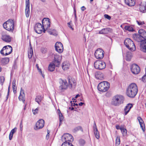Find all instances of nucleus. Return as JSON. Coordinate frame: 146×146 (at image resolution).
Wrapping results in <instances>:
<instances>
[{"label":"nucleus","mask_w":146,"mask_h":146,"mask_svg":"<svg viewBox=\"0 0 146 146\" xmlns=\"http://www.w3.org/2000/svg\"><path fill=\"white\" fill-rule=\"evenodd\" d=\"M134 40L140 43V47L141 51L146 53V31L143 29L139 30L138 33L133 34Z\"/></svg>","instance_id":"nucleus-1"},{"label":"nucleus","mask_w":146,"mask_h":146,"mask_svg":"<svg viewBox=\"0 0 146 146\" xmlns=\"http://www.w3.org/2000/svg\"><path fill=\"white\" fill-rule=\"evenodd\" d=\"M137 92V87L135 83H133L130 84L126 89V95L130 98H134Z\"/></svg>","instance_id":"nucleus-2"},{"label":"nucleus","mask_w":146,"mask_h":146,"mask_svg":"<svg viewBox=\"0 0 146 146\" xmlns=\"http://www.w3.org/2000/svg\"><path fill=\"white\" fill-rule=\"evenodd\" d=\"M14 21L13 20L9 19L3 24V28L9 31L13 32L14 29Z\"/></svg>","instance_id":"nucleus-3"},{"label":"nucleus","mask_w":146,"mask_h":146,"mask_svg":"<svg viewBox=\"0 0 146 146\" xmlns=\"http://www.w3.org/2000/svg\"><path fill=\"white\" fill-rule=\"evenodd\" d=\"M110 84L108 82L104 81L100 82L98 86V90L101 92L107 91L110 88Z\"/></svg>","instance_id":"nucleus-4"},{"label":"nucleus","mask_w":146,"mask_h":146,"mask_svg":"<svg viewBox=\"0 0 146 146\" xmlns=\"http://www.w3.org/2000/svg\"><path fill=\"white\" fill-rule=\"evenodd\" d=\"M62 141L64 140L65 141L62 143L61 146H65L64 145H66L68 143L72 142L74 139L72 135L68 133L64 134L62 136Z\"/></svg>","instance_id":"nucleus-5"},{"label":"nucleus","mask_w":146,"mask_h":146,"mask_svg":"<svg viewBox=\"0 0 146 146\" xmlns=\"http://www.w3.org/2000/svg\"><path fill=\"white\" fill-rule=\"evenodd\" d=\"M119 96L117 95L115 96L112 99V104L115 106H118L123 103V96Z\"/></svg>","instance_id":"nucleus-6"},{"label":"nucleus","mask_w":146,"mask_h":146,"mask_svg":"<svg viewBox=\"0 0 146 146\" xmlns=\"http://www.w3.org/2000/svg\"><path fill=\"white\" fill-rule=\"evenodd\" d=\"M124 44L128 49L131 51L136 49L135 45L132 40L129 38H127L124 41Z\"/></svg>","instance_id":"nucleus-7"},{"label":"nucleus","mask_w":146,"mask_h":146,"mask_svg":"<svg viewBox=\"0 0 146 146\" xmlns=\"http://www.w3.org/2000/svg\"><path fill=\"white\" fill-rule=\"evenodd\" d=\"M59 83L60 86L59 88L61 92H64L65 90L67 89L68 84L66 80H63L61 78H60L59 79Z\"/></svg>","instance_id":"nucleus-8"},{"label":"nucleus","mask_w":146,"mask_h":146,"mask_svg":"<svg viewBox=\"0 0 146 146\" xmlns=\"http://www.w3.org/2000/svg\"><path fill=\"white\" fill-rule=\"evenodd\" d=\"M94 66L96 69L102 70L106 68V64L105 62L103 61L97 60L94 63Z\"/></svg>","instance_id":"nucleus-9"},{"label":"nucleus","mask_w":146,"mask_h":146,"mask_svg":"<svg viewBox=\"0 0 146 146\" xmlns=\"http://www.w3.org/2000/svg\"><path fill=\"white\" fill-rule=\"evenodd\" d=\"M130 69L132 72L134 74H138L140 71L139 67L136 64H133L130 66Z\"/></svg>","instance_id":"nucleus-10"},{"label":"nucleus","mask_w":146,"mask_h":146,"mask_svg":"<svg viewBox=\"0 0 146 146\" xmlns=\"http://www.w3.org/2000/svg\"><path fill=\"white\" fill-rule=\"evenodd\" d=\"M104 51L100 48L96 50L94 54L96 58L98 59H101L104 57Z\"/></svg>","instance_id":"nucleus-11"},{"label":"nucleus","mask_w":146,"mask_h":146,"mask_svg":"<svg viewBox=\"0 0 146 146\" xmlns=\"http://www.w3.org/2000/svg\"><path fill=\"white\" fill-rule=\"evenodd\" d=\"M44 124V121L42 119H39L36 123L35 127L34 128L35 130H37L42 128Z\"/></svg>","instance_id":"nucleus-12"},{"label":"nucleus","mask_w":146,"mask_h":146,"mask_svg":"<svg viewBox=\"0 0 146 146\" xmlns=\"http://www.w3.org/2000/svg\"><path fill=\"white\" fill-rule=\"evenodd\" d=\"M55 50L58 53H61L63 50V46L62 43L59 42H57L55 45Z\"/></svg>","instance_id":"nucleus-13"},{"label":"nucleus","mask_w":146,"mask_h":146,"mask_svg":"<svg viewBox=\"0 0 146 146\" xmlns=\"http://www.w3.org/2000/svg\"><path fill=\"white\" fill-rule=\"evenodd\" d=\"M42 25L45 26L46 29H47L50 26V19L48 18H44L42 21Z\"/></svg>","instance_id":"nucleus-14"},{"label":"nucleus","mask_w":146,"mask_h":146,"mask_svg":"<svg viewBox=\"0 0 146 146\" xmlns=\"http://www.w3.org/2000/svg\"><path fill=\"white\" fill-rule=\"evenodd\" d=\"M41 24L39 23H37L35 25L34 27V30L35 32L37 33L41 34L42 32V30L41 29Z\"/></svg>","instance_id":"nucleus-15"},{"label":"nucleus","mask_w":146,"mask_h":146,"mask_svg":"<svg viewBox=\"0 0 146 146\" xmlns=\"http://www.w3.org/2000/svg\"><path fill=\"white\" fill-rule=\"evenodd\" d=\"M26 7L25 12L26 17H28L30 13V2L29 0H25Z\"/></svg>","instance_id":"nucleus-16"},{"label":"nucleus","mask_w":146,"mask_h":146,"mask_svg":"<svg viewBox=\"0 0 146 146\" xmlns=\"http://www.w3.org/2000/svg\"><path fill=\"white\" fill-rule=\"evenodd\" d=\"M61 61V57L59 56H57L54 57V60L53 61L52 63L55 64L56 67H58L60 66Z\"/></svg>","instance_id":"nucleus-17"},{"label":"nucleus","mask_w":146,"mask_h":146,"mask_svg":"<svg viewBox=\"0 0 146 146\" xmlns=\"http://www.w3.org/2000/svg\"><path fill=\"white\" fill-rule=\"evenodd\" d=\"M133 104L128 103L127 105L124 109L125 115H127L130 111L131 109L133 107Z\"/></svg>","instance_id":"nucleus-18"},{"label":"nucleus","mask_w":146,"mask_h":146,"mask_svg":"<svg viewBox=\"0 0 146 146\" xmlns=\"http://www.w3.org/2000/svg\"><path fill=\"white\" fill-rule=\"evenodd\" d=\"M112 29L110 28H106L102 29L99 31L98 33L99 34H105L108 33L109 32H111Z\"/></svg>","instance_id":"nucleus-19"},{"label":"nucleus","mask_w":146,"mask_h":146,"mask_svg":"<svg viewBox=\"0 0 146 146\" xmlns=\"http://www.w3.org/2000/svg\"><path fill=\"white\" fill-rule=\"evenodd\" d=\"M1 39L7 42H10L11 41V37L9 35H2L1 36Z\"/></svg>","instance_id":"nucleus-20"},{"label":"nucleus","mask_w":146,"mask_h":146,"mask_svg":"<svg viewBox=\"0 0 146 146\" xmlns=\"http://www.w3.org/2000/svg\"><path fill=\"white\" fill-rule=\"evenodd\" d=\"M137 119L139 121L141 127L143 132H144L145 130V126L144 122L141 117L139 116L137 117Z\"/></svg>","instance_id":"nucleus-21"},{"label":"nucleus","mask_w":146,"mask_h":146,"mask_svg":"<svg viewBox=\"0 0 146 146\" xmlns=\"http://www.w3.org/2000/svg\"><path fill=\"white\" fill-rule=\"evenodd\" d=\"M94 133L95 137L97 139H98L100 137V135L99 133L98 129L96 123L95 122L94 124Z\"/></svg>","instance_id":"nucleus-22"},{"label":"nucleus","mask_w":146,"mask_h":146,"mask_svg":"<svg viewBox=\"0 0 146 146\" xmlns=\"http://www.w3.org/2000/svg\"><path fill=\"white\" fill-rule=\"evenodd\" d=\"M125 3L129 6H133L135 4L134 0H125Z\"/></svg>","instance_id":"nucleus-23"},{"label":"nucleus","mask_w":146,"mask_h":146,"mask_svg":"<svg viewBox=\"0 0 146 146\" xmlns=\"http://www.w3.org/2000/svg\"><path fill=\"white\" fill-rule=\"evenodd\" d=\"M56 66L55 64L54 63H50L48 67V71L50 72L53 71L55 69Z\"/></svg>","instance_id":"nucleus-24"},{"label":"nucleus","mask_w":146,"mask_h":146,"mask_svg":"<svg viewBox=\"0 0 146 146\" xmlns=\"http://www.w3.org/2000/svg\"><path fill=\"white\" fill-rule=\"evenodd\" d=\"M24 98H25V97L24 91L22 88H21L20 95L19 97L18 98L20 101H21V100L22 99H24Z\"/></svg>","instance_id":"nucleus-25"},{"label":"nucleus","mask_w":146,"mask_h":146,"mask_svg":"<svg viewBox=\"0 0 146 146\" xmlns=\"http://www.w3.org/2000/svg\"><path fill=\"white\" fill-rule=\"evenodd\" d=\"M17 129V128L15 127L11 131L9 136V139L10 140L12 139L13 134L16 132Z\"/></svg>","instance_id":"nucleus-26"},{"label":"nucleus","mask_w":146,"mask_h":146,"mask_svg":"<svg viewBox=\"0 0 146 146\" xmlns=\"http://www.w3.org/2000/svg\"><path fill=\"white\" fill-rule=\"evenodd\" d=\"M9 61V58L5 57L3 58L1 60V62L2 64L3 65H5L7 64Z\"/></svg>","instance_id":"nucleus-27"},{"label":"nucleus","mask_w":146,"mask_h":146,"mask_svg":"<svg viewBox=\"0 0 146 146\" xmlns=\"http://www.w3.org/2000/svg\"><path fill=\"white\" fill-rule=\"evenodd\" d=\"M33 55V51L32 47L31 46L28 50V56L29 58H31Z\"/></svg>","instance_id":"nucleus-28"},{"label":"nucleus","mask_w":146,"mask_h":146,"mask_svg":"<svg viewBox=\"0 0 146 146\" xmlns=\"http://www.w3.org/2000/svg\"><path fill=\"white\" fill-rule=\"evenodd\" d=\"M43 97L41 95H39L37 96L35 99V101L39 104V103L41 102L42 100Z\"/></svg>","instance_id":"nucleus-29"},{"label":"nucleus","mask_w":146,"mask_h":146,"mask_svg":"<svg viewBox=\"0 0 146 146\" xmlns=\"http://www.w3.org/2000/svg\"><path fill=\"white\" fill-rule=\"evenodd\" d=\"M131 57L132 54L131 53L129 52H127L126 54V60L130 61L131 60Z\"/></svg>","instance_id":"nucleus-30"},{"label":"nucleus","mask_w":146,"mask_h":146,"mask_svg":"<svg viewBox=\"0 0 146 146\" xmlns=\"http://www.w3.org/2000/svg\"><path fill=\"white\" fill-rule=\"evenodd\" d=\"M124 29L131 32H133L135 31L132 27L128 25L125 26L124 27Z\"/></svg>","instance_id":"nucleus-31"},{"label":"nucleus","mask_w":146,"mask_h":146,"mask_svg":"<svg viewBox=\"0 0 146 146\" xmlns=\"http://www.w3.org/2000/svg\"><path fill=\"white\" fill-rule=\"evenodd\" d=\"M79 130H80L82 132H83V129L82 127L81 126H79L74 128L72 130L74 133H76L77 131Z\"/></svg>","instance_id":"nucleus-32"},{"label":"nucleus","mask_w":146,"mask_h":146,"mask_svg":"<svg viewBox=\"0 0 146 146\" xmlns=\"http://www.w3.org/2000/svg\"><path fill=\"white\" fill-rule=\"evenodd\" d=\"M96 78L98 79H100V78L103 77V74L100 72H97L95 73Z\"/></svg>","instance_id":"nucleus-33"},{"label":"nucleus","mask_w":146,"mask_h":146,"mask_svg":"<svg viewBox=\"0 0 146 146\" xmlns=\"http://www.w3.org/2000/svg\"><path fill=\"white\" fill-rule=\"evenodd\" d=\"M121 131L123 136L125 137L127 136V130L124 127H123Z\"/></svg>","instance_id":"nucleus-34"},{"label":"nucleus","mask_w":146,"mask_h":146,"mask_svg":"<svg viewBox=\"0 0 146 146\" xmlns=\"http://www.w3.org/2000/svg\"><path fill=\"white\" fill-rule=\"evenodd\" d=\"M8 45L5 46H4L2 49L0 51V53L3 56H4V53L3 51L4 50H6V52H7V50H8V48L7 47Z\"/></svg>","instance_id":"nucleus-35"},{"label":"nucleus","mask_w":146,"mask_h":146,"mask_svg":"<svg viewBox=\"0 0 146 146\" xmlns=\"http://www.w3.org/2000/svg\"><path fill=\"white\" fill-rule=\"evenodd\" d=\"M7 47H9V48L10 49V51L9 52H6L5 54H4V56H6L8 55L9 54H11L12 52L13 51V48L12 47L9 45H8L7 46Z\"/></svg>","instance_id":"nucleus-36"},{"label":"nucleus","mask_w":146,"mask_h":146,"mask_svg":"<svg viewBox=\"0 0 146 146\" xmlns=\"http://www.w3.org/2000/svg\"><path fill=\"white\" fill-rule=\"evenodd\" d=\"M78 141L79 143L80 146L84 145L86 143L85 141L82 139H80Z\"/></svg>","instance_id":"nucleus-37"},{"label":"nucleus","mask_w":146,"mask_h":146,"mask_svg":"<svg viewBox=\"0 0 146 146\" xmlns=\"http://www.w3.org/2000/svg\"><path fill=\"white\" fill-rule=\"evenodd\" d=\"M62 68L64 70H66L69 68L68 66L65 62L62 63Z\"/></svg>","instance_id":"nucleus-38"},{"label":"nucleus","mask_w":146,"mask_h":146,"mask_svg":"<svg viewBox=\"0 0 146 146\" xmlns=\"http://www.w3.org/2000/svg\"><path fill=\"white\" fill-rule=\"evenodd\" d=\"M120 137L117 136L116 138V144L119 145L120 143Z\"/></svg>","instance_id":"nucleus-39"},{"label":"nucleus","mask_w":146,"mask_h":146,"mask_svg":"<svg viewBox=\"0 0 146 146\" xmlns=\"http://www.w3.org/2000/svg\"><path fill=\"white\" fill-rule=\"evenodd\" d=\"M73 9H74V16L75 18V22H77L78 19H77L76 14V10L75 8L74 7L73 8Z\"/></svg>","instance_id":"nucleus-40"},{"label":"nucleus","mask_w":146,"mask_h":146,"mask_svg":"<svg viewBox=\"0 0 146 146\" xmlns=\"http://www.w3.org/2000/svg\"><path fill=\"white\" fill-rule=\"evenodd\" d=\"M5 80V78L3 76H2L0 77V82L1 85H3Z\"/></svg>","instance_id":"nucleus-41"},{"label":"nucleus","mask_w":146,"mask_h":146,"mask_svg":"<svg viewBox=\"0 0 146 146\" xmlns=\"http://www.w3.org/2000/svg\"><path fill=\"white\" fill-rule=\"evenodd\" d=\"M104 17L105 19L109 20H110L111 18V17L110 16L107 14H105L104 15Z\"/></svg>","instance_id":"nucleus-42"},{"label":"nucleus","mask_w":146,"mask_h":146,"mask_svg":"<svg viewBox=\"0 0 146 146\" xmlns=\"http://www.w3.org/2000/svg\"><path fill=\"white\" fill-rule=\"evenodd\" d=\"M68 86H69L70 88L71 89L72 88V84L70 82V77H68Z\"/></svg>","instance_id":"nucleus-43"},{"label":"nucleus","mask_w":146,"mask_h":146,"mask_svg":"<svg viewBox=\"0 0 146 146\" xmlns=\"http://www.w3.org/2000/svg\"><path fill=\"white\" fill-rule=\"evenodd\" d=\"M142 80L144 83L146 82V73L142 77Z\"/></svg>","instance_id":"nucleus-44"},{"label":"nucleus","mask_w":146,"mask_h":146,"mask_svg":"<svg viewBox=\"0 0 146 146\" xmlns=\"http://www.w3.org/2000/svg\"><path fill=\"white\" fill-rule=\"evenodd\" d=\"M68 77H70V81L71 82H72L74 84L75 83H76L75 84H76V82L74 78H72L71 77V76H68Z\"/></svg>","instance_id":"nucleus-45"},{"label":"nucleus","mask_w":146,"mask_h":146,"mask_svg":"<svg viewBox=\"0 0 146 146\" xmlns=\"http://www.w3.org/2000/svg\"><path fill=\"white\" fill-rule=\"evenodd\" d=\"M10 85H9V86L8 87L7 94V95L6 97V100L8 99V97H9V92H10Z\"/></svg>","instance_id":"nucleus-46"},{"label":"nucleus","mask_w":146,"mask_h":146,"mask_svg":"<svg viewBox=\"0 0 146 146\" xmlns=\"http://www.w3.org/2000/svg\"><path fill=\"white\" fill-rule=\"evenodd\" d=\"M136 22L139 25H142L145 24V23L144 22H141L140 21H138L137 20L136 21Z\"/></svg>","instance_id":"nucleus-47"},{"label":"nucleus","mask_w":146,"mask_h":146,"mask_svg":"<svg viewBox=\"0 0 146 146\" xmlns=\"http://www.w3.org/2000/svg\"><path fill=\"white\" fill-rule=\"evenodd\" d=\"M70 103L71 104V107L73 106L75 107L76 106H78V104L77 103H73L72 101H70Z\"/></svg>","instance_id":"nucleus-48"},{"label":"nucleus","mask_w":146,"mask_h":146,"mask_svg":"<svg viewBox=\"0 0 146 146\" xmlns=\"http://www.w3.org/2000/svg\"><path fill=\"white\" fill-rule=\"evenodd\" d=\"M38 108H36L35 110H33V112L34 115L38 113Z\"/></svg>","instance_id":"nucleus-49"},{"label":"nucleus","mask_w":146,"mask_h":146,"mask_svg":"<svg viewBox=\"0 0 146 146\" xmlns=\"http://www.w3.org/2000/svg\"><path fill=\"white\" fill-rule=\"evenodd\" d=\"M123 127L122 126L120 127L119 125H117L115 126V128L117 129H120L121 130Z\"/></svg>","instance_id":"nucleus-50"},{"label":"nucleus","mask_w":146,"mask_h":146,"mask_svg":"<svg viewBox=\"0 0 146 146\" xmlns=\"http://www.w3.org/2000/svg\"><path fill=\"white\" fill-rule=\"evenodd\" d=\"M67 24H68V27L70 28V29H71L72 30H74V29L72 27V26L70 24H71V23H70V22H68L67 23Z\"/></svg>","instance_id":"nucleus-51"},{"label":"nucleus","mask_w":146,"mask_h":146,"mask_svg":"<svg viewBox=\"0 0 146 146\" xmlns=\"http://www.w3.org/2000/svg\"><path fill=\"white\" fill-rule=\"evenodd\" d=\"M16 60L15 59L14 61V64H13V67H12V68H13L14 69H15L16 68L15 66L16 65Z\"/></svg>","instance_id":"nucleus-52"},{"label":"nucleus","mask_w":146,"mask_h":146,"mask_svg":"<svg viewBox=\"0 0 146 146\" xmlns=\"http://www.w3.org/2000/svg\"><path fill=\"white\" fill-rule=\"evenodd\" d=\"M20 130L21 131H22V130H23V127L22 121H21V123H20Z\"/></svg>","instance_id":"nucleus-53"},{"label":"nucleus","mask_w":146,"mask_h":146,"mask_svg":"<svg viewBox=\"0 0 146 146\" xmlns=\"http://www.w3.org/2000/svg\"><path fill=\"white\" fill-rule=\"evenodd\" d=\"M65 146H74L71 143H68L67 145H64Z\"/></svg>","instance_id":"nucleus-54"},{"label":"nucleus","mask_w":146,"mask_h":146,"mask_svg":"<svg viewBox=\"0 0 146 146\" xmlns=\"http://www.w3.org/2000/svg\"><path fill=\"white\" fill-rule=\"evenodd\" d=\"M63 119H62V118H59V127L60 125L62 124V122Z\"/></svg>","instance_id":"nucleus-55"},{"label":"nucleus","mask_w":146,"mask_h":146,"mask_svg":"<svg viewBox=\"0 0 146 146\" xmlns=\"http://www.w3.org/2000/svg\"><path fill=\"white\" fill-rule=\"evenodd\" d=\"M86 9V8L84 6H83L81 8V10L83 11H84Z\"/></svg>","instance_id":"nucleus-56"},{"label":"nucleus","mask_w":146,"mask_h":146,"mask_svg":"<svg viewBox=\"0 0 146 146\" xmlns=\"http://www.w3.org/2000/svg\"><path fill=\"white\" fill-rule=\"evenodd\" d=\"M40 74L42 75V77L44 78L45 75L43 73V72H42V71H41V72H40Z\"/></svg>","instance_id":"nucleus-57"},{"label":"nucleus","mask_w":146,"mask_h":146,"mask_svg":"<svg viewBox=\"0 0 146 146\" xmlns=\"http://www.w3.org/2000/svg\"><path fill=\"white\" fill-rule=\"evenodd\" d=\"M12 87L13 90L17 89V87L16 86V85H13Z\"/></svg>","instance_id":"nucleus-58"},{"label":"nucleus","mask_w":146,"mask_h":146,"mask_svg":"<svg viewBox=\"0 0 146 146\" xmlns=\"http://www.w3.org/2000/svg\"><path fill=\"white\" fill-rule=\"evenodd\" d=\"M59 118H62V119H63L64 118V117H63V116L62 113H61V115H60V114H59Z\"/></svg>","instance_id":"nucleus-59"},{"label":"nucleus","mask_w":146,"mask_h":146,"mask_svg":"<svg viewBox=\"0 0 146 146\" xmlns=\"http://www.w3.org/2000/svg\"><path fill=\"white\" fill-rule=\"evenodd\" d=\"M69 109L70 110H74V108L72 107H69Z\"/></svg>","instance_id":"nucleus-60"},{"label":"nucleus","mask_w":146,"mask_h":146,"mask_svg":"<svg viewBox=\"0 0 146 146\" xmlns=\"http://www.w3.org/2000/svg\"><path fill=\"white\" fill-rule=\"evenodd\" d=\"M84 103L82 102H80V103H79L78 105H79L80 106H82L83 104H84Z\"/></svg>","instance_id":"nucleus-61"},{"label":"nucleus","mask_w":146,"mask_h":146,"mask_svg":"<svg viewBox=\"0 0 146 146\" xmlns=\"http://www.w3.org/2000/svg\"><path fill=\"white\" fill-rule=\"evenodd\" d=\"M45 26H44V25H42V27L41 28H42V29H41L43 30L44 29H45Z\"/></svg>","instance_id":"nucleus-62"},{"label":"nucleus","mask_w":146,"mask_h":146,"mask_svg":"<svg viewBox=\"0 0 146 146\" xmlns=\"http://www.w3.org/2000/svg\"><path fill=\"white\" fill-rule=\"evenodd\" d=\"M80 96V95L79 94H76V96H75V98H77L78 97Z\"/></svg>","instance_id":"nucleus-63"},{"label":"nucleus","mask_w":146,"mask_h":146,"mask_svg":"<svg viewBox=\"0 0 146 146\" xmlns=\"http://www.w3.org/2000/svg\"><path fill=\"white\" fill-rule=\"evenodd\" d=\"M47 32L50 35H53V33L50 31H47Z\"/></svg>","instance_id":"nucleus-64"}]
</instances>
